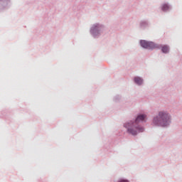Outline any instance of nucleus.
<instances>
[{
    "mask_svg": "<svg viewBox=\"0 0 182 182\" xmlns=\"http://www.w3.org/2000/svg\"><path fill=\"white\" fill-rule=\"evenodd\" d=\"M140 43L141 46H142V48H144L145 49H156V48H157V46L153 42H149L142 40L141 41Z\"/></svg>",
    "mask_w": 182,
    "mask_h": 182,
    "instance_id": "7ed1b4c3",
    "label": "nucleus"
},
{
    "mask_svg": "<svg viewBox=\"0 0 182 182\" xmlns=\"http://www.w3.org/2000/svg\"><path fill=\"white\" fill-rule=\"evenodd\" d=\"M168 9H170V6H168V4H164L162 6V11H168Z\"/></svg>",
    "mask_w": 182,
    "mask_h": 182,
    "instance_id": "39448f33",
    "label": "nucleus"
},
{
    "mask_svg": "<svg viewBox=\"0 0 182 182\" xmlns=\"http://www.w3.org/2000/svg\"><path fill=\"white\" fill-rule=\"evenodd\" d=\"M162 52L164 53H167L168 52V46H164V47H162Z\"/></svg>",
    "mask_w": 182,
    "mask_h": 182,
    "instance_id": "423d86ee",
    "label": "nucleus"
},
{
    "mask_svg": "<svg viewBox=\"0 0 182 182\" xmlns=\"http://www.w3.org/2000/svg\"><path fill=\"white\" fill-rule=\"evenodd\" d=\"M134 82L136 85H141V83H143V80L140 78V77H136L134 78Z\"/></svg>",
    "mask_w": 182,
    "mask_h": 182,
    "instance_id": "20e7f679",
    "label": "nucleus"
},
{
    "mask_svg": "<svg viewBox=\"0 0 182 182\" xmlns=\"http://www.w3.org/2000/svg\"><path fill=\"white\" fill-rule=\"evenodd\" d=\"M154 124L166 127L170 124V116L167 112H160L159 116L154 119Z\"/></svg>",
    "mask_w": 182,
    "mask_h": 182,
    "instance_id": "f03ea898",
    "label": "nucleus"
},
{
    "mask_svg": "<svg viewBox=\"0 0 182 182\" xmlns=\"http://www.w3.org/2000/svg\"><path fill=\"white\" fill-rule=\"evenodd\" d=\"M146 114H140L138 115L134 122H130L125 124L124 127L127 129L128 133H129V134H132V136H136L138 133H143V132H144V128L137 124H139L140 122L146 120Z\"/></svg>",
    "mask_w": 182,
    "mask_h": 182,
    "instance_id": "f257e3e1",
    "label": "nucleus"
},
{
    "mask_svg": "<svg viewBox=\"0 0 182 182\" xmlns=\"http://www.w3.org/2000/svg\"><path fill=\"white\" fill-rule=\"evenodd\" d=\"M118 182H129V181L126 179H120Z\"/></svg>",
    "mask_w": 182,
    "mask_h": 182,
    "instance_id": "0eeeda50",
    "label": "nucleus"
}]
</instances>
